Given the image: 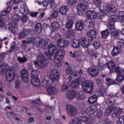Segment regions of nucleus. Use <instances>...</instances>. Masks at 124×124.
I'll list each match as a JSON object with an SVG mask.
<instances>
[{"mask_svg":"<svg viewBox=\"0 0 124 124\" xmlns=\"http://www.w3.org/2000/svg\"><path fill=\"white\" fill-rule=\"evenodd\" d=\"M93 2L96 7H99L101 12L106 14L109 13V12L115 13L117 10L114 5L110 6L107 4H104L103 5H101V1L100 0H93Z\"/></svg>","mask_w":124,"mask_h":124,"instance_id":"f257e3e1","label":"nucleus"},{"mask_svg":"<svg viewBox=\"0 0 124 124\" xmlns=\"http://www.w3.org/2000/svg\"><path fill=\"white\" fill-rule=\"evenodd\" d=\"M83 72H82V70H80L79 71H75L71 74V75L69 76V81L71 83V87L73 89H75V88H77L78 85H79V82L77 81L75 79L78 80L81 77Z\"/></svg>","mask_w":124,"mask_h":124,"instance_id":"f03ea898","label":"nucleus"},{"mask_svg":"<svg viewBox=\"0 0 124 124\" xmlns=\"http://www.w3.org/2000/svg\"><path fill=\"white\" fill-rule=\"evenodd\" d=\"M81 87L84 92L86 93H92L93 91V83L91 81H86L83 82Z\"/></svg>","mask_w":124,"mask_h":124,"instance_id":"7ed1b4c3","label":"nucleus"},{"mask_svg":"<svg viewBox=\"0 0 124 124\" xmlns=\"http://www.w3.org/2000/svg\"><path fill=\"white\" fill-rule=\"evenodd\" d=\"M88 2H86L84 3H79L77 5L76 9L77 10V13L78 16H83V12H85L88 8H89V7L88 6ZM82 10V11H81Z\"/></svg>","mask_w":124,"mask_h":124,"instance_id":"20e7f679","label":"nucleus"},{"mask_svg":"<svg viewBox=\"0 0 124 124\" xmlns=\"http://www.w3.org/2000/svg\"><path fill=\"white\" fill-rule=\"evenodd\" d=\"M6 78L8 82H12L15 78V70L13 67H9L6 72Z\"/></svg>","mask_w":124,"mask_h":124,"instance_id":"39448f33","label":"nucleus"},{"mask_svg":"<svg viewBox=\"0 0 124 124\" xmlns=\"http://www.w3.org/2000/svg\"><path fill=\"white\" fill-rule=\"evenodd\" d=\"M119 18L116 15H112L110 16V20L107 24V27L109 31H114L115 30V22H118Z\"/></svg>","mask_w":124,"mask_h":124,"instance_id":"423d86ee","label":"nucleus"},{"mask_svg":"<svg viewBox=\"0 0 124 124\" xmlns=\"http://www.w3.org/2000/svg\"><path fill=\"white\" fill-rule=\"evenodd\" d=\"M37 60L38 62H40V64L38 65V67L40 69H43V68H45L46 66L48 65V61L45 59L43 55L39 54L37 56Z\"/></svg>","mask_w":124,"mask_h":124,"instance_id":"0eeeda50","label":"nucleus"},{"mask_svg":"<svg viewBox=\"0 0 124 124\" xmlns=\"http://www.w3.org/2000/svg\"><path fill=\"white\" fill-rule=\"evenodd\" d=\"M50 78L54 83L58 82L59 80V73L58 70L52 69L50 72V75H46Z\"/></svg>","mask_w":124,"mask_h":124,"instance_id":"6e6552de","label":"nucleus"},{"mask_svg":"<svg viewBox=\"0 0 124 124\" xmlns=\"http://www.w3.org/2000/svg\"><path fill=\"white\" fill-rule=\"evenodd\" d=\"M66 109L69 116H70L71 117L76 116L77 113H78L77 109L74 107L70 105H67Z\"/></svg>","mask_w":124,"mask_h":124,"instance_id":"1a4fd4ad","label":"nucleus"},{"mask_svg":"<svg viewBox=\"0 0 124 124\" xmlns=\"http://www.w3.org/2000/svg\"><path fill=\"white\" fill-rule=\"evenodd\" d=\"M88 71L92 77H96L99 74V70L97 67L94 66H91L88 70Z\"/></svg>","mask_w":124,"mask_h":124,"instance_id":"9d476101","label":"nucleus"},{"mask_svg":"<svg viewBox=\"0 0 124 124\" xmlns=\"http://www.w3.org/2000/svg\"><path fill=\"white\" fill-rule=\"evenodd\" d=\"M55 83L50 78L47 76H45L44 80L42 81V86L46 89H48L51 84Z\"/></svg>","mask_w":124,"mask_h":124,"instance_id":"9b49d317","label":"nucleus"},{"mask_svg":"<svg viewBox=\"0 0 124 124\" xmlns=\"http://www.w3.org/2000/svg\"><path fill=\"white\" fill-rule=\"evenodd\" d=\"M31 84L34 87H39L40 86V80L38 77L34 74H31Z\"/></svg>","mask_w":124,"mask_h":124,"instance_id":"f8f14e48","label":"nucleus"},{"mask_svg":"<svg viewBox=\"0 0 124 124\" xmlns=\"http://www.w3.org/2000/svg\"><path fill=\"white\" fill-rule=\"evenodd\" d=\"M52 43L51 42V40L48 38H46L44 39V40H42L41 44V48L43 50H46L48 49L49 46H50Z\"/></svg>","mask_w":124,"mask_h":124,"instance_id":"ddd939ff","label":"nucleus"},{"mask_svg":"<svg viewBox=\"0 0 124 124\" xmlns=\"http://www.w3.org/2000/svg\"><path fill=\"white\" fill-rule=\"evenodd\" d=\"M57 44L59 48H65L69 45V42L65 39H59L57 42Z\"/></svg>","mask_w":124,"mask_h":124,"instance_id":"4468645a","label":"nucleus"},{"mask_svg":"<svg viewBox=\"0 0 124 124\" xmlns=\"http://www.w3.org/2000/svg\"><path fill=\"white\" fill-rule=\"evenodd\" d=\"M61 25H60V23H59L57 21H54L53 22L49 28L50 30L51 33H53V32H55V31H58L59 29H60Z\"/></svg>","mask_w":124,"mask_h":124,"instance_id":"2eb2a0df","label":"nucleus"},{"mask_svg":"<svg viewBox=\"0 0 124 124\" xmlns=\"http://www.w3.org/2000/svg\"><path fill=\"white\" fill-rule=\"evenodd\" d=\"M33 31L35 34L38 35L42 31V25L41 23H37L35 24Z\"/></svg>","mask_w":124,"mask_h":124,"instance_id":"dca6fc26","label":"nucleus"},{"mask_svg":"<svg viewBox=\"0 0 124 124\" xmlns=\"http://www.w3.org/2000/svg\"><path fill=\"white\" fill-rule=\"evenodd\" d=\"M88 19L90 20H94L97 16V14L93 11H88L86 14Z\"/></svg>","mask_w":124,"mask_h":124,"instance_id":"f3484780","label":"nucleus"},{"mask_svg":"<svg viewBox=\"0 0 124 124\" xmlns=\"http://www.w3.org/2000/svg\"><path fill=\"white\" fill-rule=\"evenodd\" d=\"M122 113H123V109L121 108H118L112 113L113 119H118V117L121 116Z\"/></svg>","mask_w":124,"mask_h":124,"instance_id":"a211bd4d","label":"nucleus"},{"mask_svg":"<svg viewBox=\"0 0 124 124\" xmlns=\"http://www.w3.org/2000/svg\"><path fill=\"white\" fill-rule=\"evenodd\" d=\"M19 13L22 14V15H27L30 13V11L28 10V7L26 4H23L21 5L19 9Z\"/></svg>","mask_w":124,"mask_h":124,"instance_id":"6ab92c4d","label":"nucleus"},{"mask_svg":"<svg viewBox=\"0 0 124 124\" xmlns=\"http://www.w3.org/2000/svg\"><path fill=\"white\" fill-rule=\"evenodd\" d=\"M80 44L83 48H88L90 46V40L84 37L81 40Z\"/></svg>","mask_w":124,"mask_h":124,"instance_id":"aec40b11","label":"nucleus"},{"mask_svg":"<svg viewBox=\"0 0 124 124\" xmlns=\"http://www.w3.org/2000/svg\"><path fill=\"white\" fill-rule=\"evenodd\" d=\"M31 33V30H26L23 29L22 31L19 33V35L18 36L19 39H22V38H25L26 36H28V35Z\"/></svg>","mask_w":124,"mask_h":124,"instance_id":"412c9836","label":"nucleus"},{"mask_svg":"<svg viewBox=\"0 0 124 124\" xmlns=\"http://www.w3.org/2000/svg\"><path fill=\"white\" fill-rule=\"evenodd\" d=\"M97 110V108L95 106H91L90 108H88L85 112L88 115H93L94 113H95Z\"/></svg>","mask_w":124,"mask_h":124,"instance_id":"4be33fe9","label":"nucleus"},{"mask_svg":"<svg viewBox=\"0 0 124 124\" xmlns=\"http://www.w3.org/2000/svg\"><path fill=\"white\" fill-rule=\"evenodd\" d=\"M107 67L110 72L114 71L116 67V64L114 61H109L108 63L106 64Z\"/></svg>","mask_w":124,"mask_h":124,"instance_id":"5701e85b","label":"nucleus"},{"mask_svg":"<svg viewBox=\"0 0 124 124\" xmlns=\"http://www.w3.org/2000/svg\"><path fill=\"white\" fill-rule=\"evenodd\" d=\"M67 98L69 99V100H71V99H74L75 98V96H76V92L75 91H68L66 93Z\"/></svg>","mask_w":124,"mask_h":124,"instance_id":"b1692460","label":"nucleus"},{"mask_svg":"<svg viewBox=\"0 0 124 124\" xmlns=\"http://www.w3.org/2000/svg\"><path fill=\"white\" fill-rule=\"evenodd\" d=\"M122 55V50L118 47H115L111 51V55L113 57H117L118 55Z\"/></svg>","mask_w":124,"mask_h":124,"instance_id":"393cba45","label":"nucleus"},{"mask_svg":"<svg viewBox=\"0 0 124 124\" xmlns=\"http://www.w3.org/2000/svg\"><path fill=\"white\" fill-rule=\"evenodd\" d=\"M71 44L72 47L75 49H78L80 46V41L76 38L74 39L72 41Z\"/></svg>","mask_w":124,"mask_h":124,"instance_id":"a878e982","label":"nucleus"},{"mask_svg":"<svg viewBox=\"0 0 124 124\" xmlns=\"http://www.w3.org/2000/svg\"><path fill=\"white\" fill-rule=\"evenodd\" d=\"M84 29V23L81 21H78L76 23V30L78 31H82Z\"/></svg>","mask_w":124,"mask_h":124,"instance_id":"bb28decb","label":"nucleus"},{"mask_svg":"<svg viewBox=\"0 0 124 124\" xmlns=\"http://www.w3.org/2000/svg\"><path fill=\"white\" fill-rule=\"evenodd\" d=\"M106 104L108 106H114L116 104V100L114 98L110 97L107 100Z\"/></svg>","mask_w":124,"mask_h":124,"instance_id":"cd10ccee","label":"nucleus"},{"mask_svg":"<svg viewBox=\"0 0 124 124\" xmlns=\"http://www.w3.org/2000/svg\"><path fill=\"white\" fill-rule=\"evenodd\" d=\"M98 98V97L96 95H93L92 96L89 97L88 102L89 104H94L96 102Z\"/></svg>","mask_w":124,"mask_h":124,"instance_id":"c85d7f7f","label":"nucleus"},{"mask_svg":"<svg viewBox=\"0 0 124 124\" xmlns=\"http://www.w3.org/2000/svg\"><path fill=\"white\" fill-rule=\"evenodd\" d=\"M73 24H74L73 20L68 19L65 24L66 29H67V30H71V29H72V27H73Z\"/></svg>","mask_w":124,"mask_h":124,"instance_id":"c756f323","label":"nucleus"},{"mask_svg":"<svg viewBox=\"0 0 124 124\" xmlns=\"http://www.w3.org/2000/svg\"><path fill=\"white\" fill-rule=\"evenodd\" d=\"M47 92L48 93H50V94H56V93H58L57 88L55 86H52L50 88L48 87L47 89Z\"/></svg>","mask_w":124,"mask_h":124,"instance_id":"7c9ffc66","label":"nucleus"},{"mask_svg":"<svg viewBox=\"0 0 124 124\" xmlns=\"http://www.w3.org/2000/svg\"><path fill=\"white\" fill-rule=\"evenodd\" d=\"M67 11H68V8L65 5L62 6L59 10V13L62 15H65L67 13Z\"/></svg>","mask_w":124,"mask_h":124,"instance_id":"2f4dec72","label":"nucleus"},{"mask_svg":"<svg viewBox=\"0 0 124 124\" xmlns=\"http://www.w3.org/2000/svg\"><path fill=\"white\" fill-rule=\"evenodd\" d=\"M87 35L91 38H95L96 37V32L93 30H91L87 32Z\"/></svg>","mask_w":124,"mask_h":124,"instance_id":"473e14b6","label":"nucleus"},{"mask_svg":"<svg viewBox=\"0 0 124 124\" xmlns=\"http://www.w3.org/2000/svg\"><path fill=\"white\" fill-rule=\"evenodd\" d=\"M48 50L49 53H57V46H56L54 45H50L48 46V48H47Z\"/></svg>","mask_w":124,"mask_h":124,"instance_id":"72a5a7b5","label":"nucleus"},{"mask_svg":"<svg viewBox=\"0 0 124 124\" xmlns=\"http://www.w3.org/2000/svg\"><path fill=\"white\" fill-rule=\"evenodd\" d=\"M115 110V108L114 107H109L107 108L105 111V114L106 116H110L111 115V113L113 111Z\"/></svg>","mask_w":124,"mask_h":124,"instance_id":"f704fd0d","label":"nucleus"},{"mask_svg":"<svg viewBox=\"0 0 124 124\" xmlns=\"http://www.w3.org/2000/svg\"><path fill=\"white\" fill-rule=\"evenodd\" d=\"M6 115L8 119L10 120H13L16 117V113L13 111L7 112Z\"/></svg>","mask_w":124,"mask_h":124,"instance_id":"c9c22d12","label":"nucleus"},{"mask_svg":"<svg viewBox=\"0 0 124 124\" xmlns=\"http://www.w3.org/2000/svg\"><path fill=\"white\" fill-rule=\"evenodd\" d=\"M116 80L119 83H122L124 80V75L123 74H118L117 75Z\"/></svg>","mask_w":124,"mask_h":124,"instance_id":"e433bc0d","label":"nucleus"},{"mask_svg":"<svg viewBox=\"0 0 124 124\" xmlns=\"http://www.w3.org/2000/svg\"><path fill=\"white\" fill-rule=\"evenodd\" d=\"M17 61H18L20 63H24L28 61V59L25 56H23L22 57L21 56H17Z\"/></svg>","mask_w":124,"mask_h":124,"instance_id":"4c0bfd02","label":"nucleus"},{"mask_svg":"<svg viewBox=\"0 0 124 124\" xmlns=\"http://www.w3.org/2000/svg\"><path fill=\"white\" fill-rule=\"evenodd\" d=\"M41 42H42V39L40 37L37 36L34 38V43L37 45V47L38 46L41 47Z\"/></svg>","mask_w":124,"mask_h":124,"instance_id":"58836bf2","label":"nucleus"},{"mask_svg":"<svg viewBox=\"0 0 124 124\" xmlns=\"http://www.w3.org/2000/svg\"><path fill=\"white\" fill-rule=\"evenodd\" d=\"M23 0H11L9 2H8V6H12L13 5V3L15 4H18V3H20V2H22Z\"/></svg>","mask_w":124,"mask_h":124,"instance_id":"ea45409f","label":"nucleus"},{"mask_svg":"<svg viewBox=\"0 0 124 124\" xmlns=\"http://www.w3.org/2000/svg\"><path fill=\"white\" fill-rule=\"evenodd\" d=\"M119 31L118 30H114L110 32L111 38H117L119 36Z\"/></svg>","mask_w":124,"mask_h":124,"instance_id":"a19ab883","label":"nucleus"},{"mask_svg":"<svg viewBox=\"0 0 124 124\" xmlns=\"http://www.w3.org/2000/svg\"><path fill=\"white\" fill-rule=\"evenodd\" d=\"M87 52H88V55H89L91 57H93L95 59H96V58H97V55H96V53L94 52V50L92 49H88L87 50Z\"/></svg>","mask_w":124,"mask_h":124,"instance_id":"79ce46f5","label":"nucleus"},{"mask_svg":"<svg viewBox=\"0 0 124 124\" xmlns=\"http://www.w3.org/2000/svg\"><path fill=\"white\" fill-rule=\"evenodd\" d=\"M102 34V36L104 38H107L109 36V30L108 29H106L105 31H103L101 32Z\"/></svg>","mask_w":124,"mask_h":124,"instance_id":"37998d69","label":"nucleus"},{"mask_svg":"<svg viewBox=\"0 0 124 124\" xmlns=\"http://www.w3.org/2000/svg\"><path fill=\"white\" fill-rule=\"evenodd\" d=\"M106 92H107L106 88L104 85H102L100 86L99 88V93H101L102 94H103L104 93H106Z\"/></svg>","mask_w":124,"mask_h":124,"instance_id":"c03bdc74","label":"nucleus"},{"mask_svg":"<svg viewBox=\"0 0 124 124\" xmlns=\"http://www.w3.org/2000/svg\"><path fill=\"white\" fill-rule=\"evenodd\" d=\"M21 77L23 82L24 83H28L29 82V78H30L29 74L21 76Z\"/></svg>","mask_w":124,"mask_h":124,"instance_id":"a18cd8bd","label":"nucleus"},{"mask_svg":"<svg viewBox=\"0 0 124 124\" xmlns=\"http://www.w3.org/2000/svg\"><path fill=\"white\" fill-rule=\"evenodd\" d=\"M5 68H6V66H5V64H4V62L2 61H0V72H3L4 70H5Z\"/></svg>","mask_w":124,"mask_h":124,"instance_id":"49530a36","label":"nucleus"},{"mask_svg":"<svg viewBox=\"0 0 124 124\" xmlns=\"http://www.w3.org/2000/svg\"><path fill=\"white\" fill-rule=\"evenodd\" d=\"M97 67L100 70H103L106 67V64L100 62V61L98 62Z\"/></svg>","mask_w":124,"mask_h":124,"instance_id":"de8ad7c7","label":"nucleus"},{"mask_svg":"<svg viewBox=\"0 0 124 124\" xmlns=\"http://www.w3.org/2000/svg\"><path fill=\"white\" fill-rule=\"evenodd\" d=\"M77 98L79 100H82L85 98V95H84V93L82 92H79L77 94Z\"/></svg>","mask_w":124,"mask_h":124,"instance_id":"09e8293b","label":"nucleus"},{"mask_svg":"<svg viewBox=\"0 0 124 124\" xmlns=\"http://www.w3.org/2000/svg\"><path fill=\"white\" fill-rule=\"evenodd\" d=\"M69 89V86L66 83L62 84L61 86L62 92H66Z\"/></svg>","mask_w":124,"mask_h":124,"instance_id":"8fccbe9b","label":"nucleus"},{"mask_svg":"<svg viewBox=\"0 0 124 124\" xmlns=\"http://www.w3.org/2000/svg\"><path fill=\"white\" fill-rule=\"evenodd\" d=\"M11 9L10 8H7L1 12V15L2 16H6L10 12Z\"/></svg>","mask_w":124,"mask_h":124,"instance_id":"3c124183","label":"nucleus"},{"mask_svg":"<svg viewBox=\"0 0 124 124\" xmlns=\"http://www.w3.org/2000/svg\"><path fill=\"white\" fill-rule=\"evenodd\" d=\"M119 19L121 22H124V11L119 12L118 13Z\"/></svg>","mask_w":124,"mask_h":124,"instance_id":"603ef678","label":"nucleus"},{"mask_svg":"<svg viewBox=\"0 0 124 124\" xmlns=\"http://www.w3.org/2000/svg\"><path fill=\"white\" fill-rule=\"evenodd\" d=\"M56 58L57 60H59L58 59V55H57V52L50 53V57H49V60H51V61H55Z\"/></svg>","mask_w":124,"mask_h":124,"instance_id":"864d4df0","label":"nucleus"},{"mask_svg":"<svg viewBox=\"0 0 124 124\" xmlns=\"http://www.w3.org/2000/svg\"><path fill=\"white\" fill-rule=\"evenodd\" d=\"M117 46L118 48H124V40H121L117 42Z\"/></svg>","mask_w":124,"mask_h":124,"instance_id":"5fc2aeb1","label":"nucleus"},{"mask_svg":"<svg viewBox=\"0 0 124 124\" xmlns=\"http://www.w3.org/2000/svg\"><path fill=\"white\" fill-rule=\"evenodd\" d=\"M92 46H93L95 49H99V48H100V43L97 41H94L92 43Z\"/></svg>","mask_w":124,"mask_h":124,"instance_id":"6e6d98bb","label":"nucleus"},{"mask_svg":"<svg viewBox=\"0 0 124 124\" xmlns=\"http://www.w3.org/2000/svg\"><path fill=\"white\" fill-rule=\"evenodd\" d=\"M117 124H124V115H122L118 117Z\"/></svg>","mask_w":124,"mask_h":124,"instance_id":"4d7b16f0","label":"nucleus"},{"mask_svg":"<svg viewBox=\"0 0 124 124\" xmlns=\"http://www.w3.org/2000/svg\"><path fill=\"white\" fill-rule=\"evenodd\" d=\"M75 34V32H74V31L70 30L67 31L66 35L67 37H72V36H74Z\"/></svg>","mask_w":124,"mask_h":124,"instance_id":"13d9d810","label":"nucleus"},{"mask_svg":"<svg viewBox=\"0 0 124 124\" xmlns=\"http://www.w3.org/2000/svg\"><path fill=\"white\" fill-rule=\"evenodd\" d=\"M15 89H19L21 86V81L19 79H16L14 82Z\"/></svg>","mask_w":124,"mask_h":124,"instance_id":"bf43d9fd","label":"nucleus"},{"mask_svg":"<svg viewBox=\"0 0 124 124\" xmlns=\"http://www.w3.org/2000/svg\"><path fill=\"white\" fill-rule=\"evenodd\" d=\"M74 71V68L72 67L71 66H69L67 67L66 70V74H70L71 72Z\"/></svg>","mask_w":124,"mask_h":124,"instance_id":"052dcab7","label":"nucleus"},{"mask_svg":"<svg viewBox=\"0 0 124 124\" xmlns=\"http://www.w3.org/2000/svg\"><path fill=\"white\" fill-rule=\"evenodd\" d=\"M79 120L80 121V124H86L88 123L87 117H81Z\"/></svg>","mask_w":124,"mask_h":124,"instance_id":"680f3d73","label":"nucleus"},{"mask_svg":"<svg viewBox=\"0 0 124 124\" xmlns=\"http://www.w3.org/2000/svg\"><path fill=\"white\" fill-rule=\"evenodd\" d=\"M5 27V22L3 21V18L0 16V28H4Z\"/></svg>","mask_w":124,"mask_h":124,"instance_id":"e2e57ef3","label":"nucleus"},{"mask_svg":"<svg viewBox=\"0 0 124 124\" xmlns=\"http://www.w3.org/2000/svg\"><path fill=\"white\" fill-rule=\"evenodd\" d=\"M12 20L15 22H18L20 20V16L18 15H14L12 17Z\"/></svg>","mask_w":124,"mask_h":124,"instance_id":"0e129e2a","label":"nucleus"},{"mask_svg":"<svg viewBox=\"0 0 124 124\" xmlns=\"http://www.w3.org/2000/svg\"><path fill=\"white\" fill-rule=\"evenodd\" d=\"M114 71L115 73H117V74H122V68L119 66H117V67H115L114 68Z\"/></svg>","mask_w":124,"mask_h":124,"instance_id":"69168bd1","label":"nucleus"},{"mask_svg":"<svg viewBox=\"0 0 124 124\" xmlns=\"http://www.w3.org/2000/svg\"><path fill=\"white\" fill-rule=\"evenodd\" d=\"M86 107V104L84 103H79L78 104V109H84Z\"/></svg>","mask_w":124,"mask_h":124,"instance_id":"338daca9","label":"nucleus"},{"mask_svg":"<svg viewBox=\"0 0 124 124\" xmlns=\"http://www.w3.org/2000/svg\"><path fill=\"white\" fill-rule=\"evenodd\" d=\"M72 122L74 124H81V121H80V119L77 117L74 118L72 120Z\"/></svg>","mask_w":124,"mask_h":124,"instance_id":"774afa93","label":"nucleus"}]
</instances>
